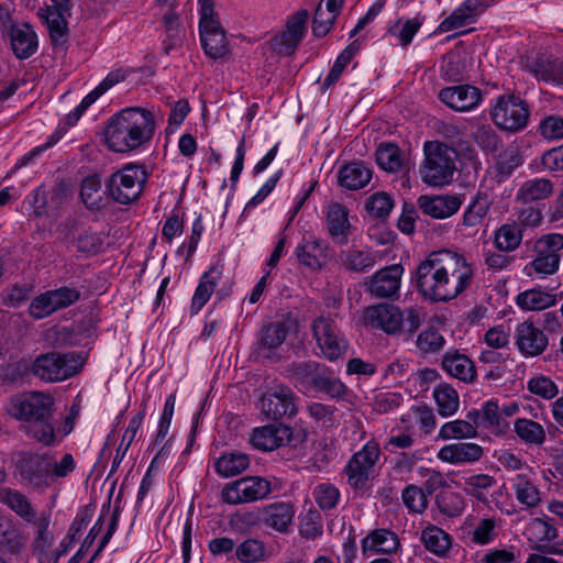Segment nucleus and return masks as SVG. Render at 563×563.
<instances>
[{
	"mask_svg": "<svg viewBox=\"0 0 563 563\" xmlns=\"http://www.w3.org/2000/svg\"><path fill=\"white\" fill-rule=\"evenodd\" d=\"M474 271L465 257L450 250L432 252L416 271V284L424 298L449 301L467 289Z\"/></svg>",
	"mask_w": 563,
	"mask_h": 563,
	"instance_id": "1",
	"label": "nucleus"
},
{
	"mask_svg": "<svg viewBox=\"0 0 563 563\" xmlns=\"http://www.w3.org/2000/svg\"><path fill=\"white\" fill-rule=\"evenodd\" d=\"M5 410L15 420L23 421L27 435L44 445L54 443V399L49 395L40 391L15 394L8 399Z\"/></svg>",
	"mask_w": 563,
	"mask_h": 563,
	"instance_id": "2",
	"label": "nucleus"
},
{
	"mask_svg": "<svg viewBox=\"0 0 563 563\" xmlns=\"http://www.w3.org/2000/svg\"><path fill=\"white\" fill-rule=\"evenodd\" d=\"M155 121L151 111L140 107H129L113 114L104 129L108 147L118 153H126L148 143L154 135Z\"/></svg>",
	"mask_w": 563,
	"mask_h": 563,
	"instance_id": "3",
	"label": "nucleus"
},
{
	"mask_svg": "<svg viewBox=\"0 0 563 563\" xmlns=\"http://www.w3.org/2000/svg\"><path fill=\"white\" fill-rule=\"evenodd\" d=\"M52 459L48 454L20 452L14 461V476L19 483L43 493L52 485Z\"/></svg>",
	"mask_w": 563,
	"mask_h": 563,
	"instance_id": "4",
	"label": "nucleus"
},
{
	"mask_svg": "<svg viewBox=\"0 0 563 563\" xmlns=\"http://www.w3.org/2000/svg\"><path fill=\"white\" fill-rule=\"evenodd\" d=\"M82 364V357L76 352H48L34 360L32 373L45 382H60L79 373Z\"/></svg>",
	"mask_w": 563,
	"mask_h": 563,
	"instance_id": "5",
	"label": "nucleus"
},
{
	"mask_svg": "<svg viewBox=\"0 0 563 563\" xmlns=\"http://www.w3.org/2000/svg\"><path fill=\"white\" fill-rule=\"evenodd\" d=\"M490 117L498 128L509 132H518L527 126L530 108L527 101L518 96L503 95L496 99L492 107Z\"/></svg>",
	"mask_w": 563,
	"mask_h": 563,
	"instance_id": "6",
	"label": "nucleus"
},
{
	"mask_svg": "<svg viewBox=\"0 0 563 563\" xmlns=\"http://www.w3.org/2000/svg\"><path fill=\"white\" fill-rule=\"evenodd\" d=\"M311 331L322 355L333 362L343 356L349 342L330 316H319L311 322Z\"/></svg>",
	"mask_w": 563,
	"mask_h": 563,
	"instance_id": "7",
	"label": "nucleus"
},
{
	"mask_svg": "<svg viewBox=\"0 0 563 563\" xmlns=\"http://www.w3.org/2000/svg\"><path fill=\"white\" fill-rule=\"evenodd\" d=\"M260 400L262 413L271 420L291 418L298 412V397L290 387L284 384L267 388Z\"/></svg>",
	"mask_w": 563,
	"mask_h": 563,
	"instance_id": "8",
	"label": "nucleus"
},
{
	"mask_svg": "<svg viewBox=\"0 0 563 563\" xmlns=\"http://www.w3.org/2000/svg\"><path fill=\"white\" fill-rule=\"evenodd\" d=\"M271 483L263 477H243L225 485L222 500L230 505L252 503L265 498L271 493Z\"/></svg>",
	"mask_w": 563,
	"mask_h": 563,
	"instance_id": "9",
	"label": "nucleus"
},
{
	"mask_svg": "<svg viewBox=\"0 0 563 563\" xmlns=\"http://www.w3.org/2000/svg\"><path fill=\"white\" fill-rule=\"evenodd\" d=\"M380 450L376 443L368 442L362 450L354 453L346 464L344 471L347 483L354 489H362L367 486L371 473L379 459Z\"/></svg>",
	"mask_w": 563,
	"mask_h": 563,
	"instance_id": "10",
	"label": "nucleus"
},
{
	"mask_svg": "<svg viewBox=\"0 0 563 563\" xmlns=\"http://www.w3.org/2000/svg\"><path fill=\"white\" fill-rule=\"evenodd\" d=\"M426 176H452L457 170V152L444 143L427 141L423 145Z\"/></svg>",
	"mask_w": 563,
	"mask_h": 563,
	"instance_id": "11",
	"label": "nucleus"
},
{
	"mask_svg": "<svg viewBox=\"0 0 563 563\" xmlns=\"http://www.w3.org/2000/svg\"><path fill=\"white\" fill-rule=\"evenodd\" d=\"M402 273L401 265L386 266L364 282L365 290L376 298L398 297Z\"/></svg>",
	"mask_w": 563,
	"mask_h": 563,
	"instance_id": "12",
	"label": "nucleus"
},
{
	"mask_svg": "<svg viewBox=\"0 0 563 563\" xmlns=\"http://www.w3.org/2000/svg\"><path fill=\"white\" fill-rule=\"evenodd\" d=\"M363 322L366 327L396 334L401 330V309L391 303H378L365 308Z\"/></svg>",
	"mask_w": 563,
	"mask_h": 563,
	"instance_id": "13",
	"label": "nucleus"
},
{
	"mask_svg": "<svg viewBox=\"0 0 563 563\" xmlns=\"http://www.w3.org/2000/svg\"><path fill=\"white\" fill-rule=\"evenodd\" d=\"M71 10H64L58 4H49L40 8L37 15L44 21L52 43L63 46L68 42L69 29L67 19Z\"/></svg>",
	"mask_w": 563,
	"mask_h": 563,
	"instance_id": "14",
	"label": "nucleus"
},
{
	"mask_svg": "<svg viewBox=\"0 0 563 563\" xmlns=\"http://www.w3.org/2000/svg\"><path fill=\"white\" fill-rule=\"evenodd\" d=\"M439 97L448 107L461 112L474 109L482 100L481 90L470 85L443 88Z\"/></svg>",
	"mask_w": 563,
	"mask_h": 563,
	"instance_id": "15",
	"label": "nucleus"
},
{
	"mask_svg": "<svg viewBox=\"0 0 563 563\" xmlns=\"http://www.w3.org/2000/svg\"><path fill=\"white\" fill-rule=\"evenodd\" d=\"M325 225L334 243L345 245L352 233L349 209L339 202H331L325 212Z\"/></svg>",
	"mask_w": 563,
	"mask_h": 563,
	"instance_id": "16",
	"label": "nucleus"
},
{
	"mask_svg": "<svg viewBox=\"0 0 563 563\" xmlns=\"http://www.w3.org/2000/svg\"><path fill=\"white\" fill-rule=\"evenodd\" d=\"M292 431L289 427L269 424L254 430L251 443L262 451H273L290 441Z\"/></svg>",
	"mask_w": 563,
	"mask_h": 563,
	"instance_id": "17",
	"label": "nucleus"
},
{
	"mask_svg": "<svg viewBox=\"0 0 563 563\" xmlns=\"http://www.w3.org/2000/svg\"><path fill=\"white\" fill-rule=\"evenodd\" d=\"M516 343L525 355L537 356L545 350L548 338L532 322L525 321L518 324L516 329Z\"/></svg>",
	"mask_w": 563,
	"mask_h": 563,
	"instance_id": "18",
	"label": "nucleus"
},
{
	"mask_svg": "<svg viewBox=\"0 0 563 563\" xmlns=\"http://www.w3.org/2000/svg\"><path fill=\"white\" fill-rule=\"evenodd\" d=\"M10 45L16 58L27 59L37 51V35L27 23L12 25L10 29Z\"/></svg>",
	"mask_w": 563,
	"mask_h": 563,
	"instance_id": "19",
	"label": "nucleus"
},
{
	"mask_svg": "<svg viewBox=\"0 0 563 563\" xmlns=\"http://www.w3.org/2000/svg\"><path fill=\"white\" fill-rule=\"evenodd\" d=\"M441 366L450 376L472 383L476 378V368L473 361L457 350H449L442 357Z\"/></svg>",
	"mask_w": 563,
	"mask_h": 563,
	"instance_id": "20",
	"label": "nucleus"
},
{
	"mask_svg": "<svg viewBox=\"0 0 563 563\" xmlns=\"http://www.w3.org/2000/svg\"><path fill=\"white\" fill-rule=\"evenodd\" d=\"M462 205L457 196H420L418 206L423 213L435 219H445L453 216Z\"/></svg>",
	"mask_w": 563,
	"mask_h": 563,
	"instance_id": "21",
	"label": "nucleus"
},
{
	"mask_svg": "<svg viewBox=\"0 0 563 563\" xmlns=\"http://www.w3.org/2000/svg\"><path fill=\"white\" fill-rule=\"evenodd\" d=\"M295 507L290 501H276L264 507L263 519L267 527L286 533L292 523Z\"/></svg>",
	"mask_w": 563,
	"mask_h": 563,
	"instance_id": "22",
	"label": "nucleus"
},
{
	"mask_svg": "<svg viewBox=\"0 0 563 563\" xmlns=\"http://www.w3.org/2000/svg\"><path fill=\"white\" fill-rule=\"evenodd\" d=\"M483 448L476 443L457 442L443 446L438 457L451 464L473 463L483 456Z\"/></svg>",
	"mask_w": 563,
	"mask_h": 563,
	"instance_id": "23",
	"label": "nucleus"
},
{
	"mask_svg": "<svg viewBox=\"0 0 563 563\" xmlns=\"http://www.w3.org/2000/svg\"><path fill=\"white\" fill-rule=\"evenodd\" d=\"M323 364L309 360V361H295L285 367V374L288 378L292 379L297 386L309 391L314 385Z\"/></svg>",
	"mask_w": 563,
	"mask_h": 563,
	"instance_id": "24",
	"label": "nucleus"
},
{
	"mask_svg": "<svg viewBox=\"0 0 563 563\" xmlns=\"http://www.w3.org/2000/svg\"><path fill=\"white\" fill-rule=\"evenodd\" d=\"M200 41L207 56L212 59H219L227 55L228 41L225 32L220 23L213 26L199 27Z\"/></svg>",
	"mask_w": 563,
	"mask_h": 563,
	"instance_id": "25",
	"label": "nucleus"
},
{
	"mask_svg": "<svg viewBox=\"0 0 563 563\" xmlns=\"http://www.w3.org/2000/svg\"><path fill=\"white\" fill-rule=\"evenodd\" d=\"M0 503L25 522L34 521L36 510L30 498L22 492L10 487H0Z\"/></svg>",
	"mask_w": 563,
	"mask_h": 563,
	"instance_id": "26",
	"label": "nucleus"
},
{
	"mask_svg": "<svg viewBox=\"0 0 563 563\" xmlns=\"http://www.w3.org/2000/svg\"><path fill=\"white\" fill-rule=\"evenodd\" d=\"M80 198L84 205L92 211L106 208L110 202L109 184L102 188L99 178H84L80 188Z\"/></svg>",
	"mask_w": 563,
	"mask_h": 563,
	"instance_id": "27",
	"label": "nucleus"
},
{
	"mask_svg": "<svg viewBox=\"0 0 563 563\" xmlns=\"http://www.w3.org/2000/svg\"><path fill=\"white\" fill-rule=\"evenodd\" d=\"M399 547V539L396 533L387 529H376L362 540V551L377 552L384 554L395 553Z\"/></svg>",
	"mask_w": 563,
	"mask_h": 563,
	"instance_id": "28",
	"label": "nucleus"
},
{
	"mask_svg": "<svg viewBox=\"0 0 563 563\" xmlns=\"http://www.w3.org/2000/svg\"><path fill=\"white\" fill-rule=\"evenodd\" d=\"M296 256L300 264L313 271L321 269L329 262L327 245L319 240L305 241L298 245Z\"/></svg>",
	"mask_w": 563,
	"mask_h": 563,
	"instance_id": "29",
	"label": "nucleus"
},
{
	"mask_svg": "<svg viewBox=\"0 0 563 563\" xmlns=\"http://www.w3.org/2000/svg\"><path fill=\"white\" fill-rule=\"evenodd\" d=\"M221 271L214 265L201 276L199 285L191 299L190 312L192 314H197L208 302L221 278Z\"/></svg>",
	"mask_w": 563,
	"mask_h": 563,
	"instance_id": "30",
	"label": "nucleus"
},
{
	"mask_svg": "<svg viewBox=\"0 0 563 563\" xmlns=\"http://www.w3.org/2000/svg\"><path fill=\"white\" fill-rule=\"evenodd\" d=\"M109 178V191L111 198L119 203L128 205L136 200L145 185L146 178H141L135 183L136 178Z\"/></svg>",
	"mask_w": 563,
	"mask_h": 563,
	"instance_id": "31",
	"label": "nucleus"
},
{
	"mask_svg": "<svg viewBox=\"0 0 563 563\" xmlns=\"http://www.w3.org/2000/svg\"><path fill=\"white\" fill-rule=\"evenodd\" d=\"M517 501L526 508H536L541 503V493L534 481L527 474H517L511 479Z\"/></svg>",
	"mask_w": 563,
	"mask_h": 563,
	"instance_id": "32",
	"label": "nucleus"
},
{
	"mask_svg": "<svg viewBox=\"0 0 563 563\" xmlns=\"http://www.w3.org/2000/svg\"><path fill=\"white\" fill-rule=\"evenodd\" d=\"M311 390L323 393L332 399L343 400L349 394L346 385L324 364L320 371Z\"/></svg>",
	"mask_w": 563,
	"mask_h": 563,
	"instance_id": "33",
	"label": "nucleus"
},
{
	"mask_svg": "<svg viewBox=\"0 0 563 563\" xmlns=\"http://www.w3.org/2000/svg\"><path fill=\"white\" fill-rule=\"evenodd\" d=\"M529 67L538 80L563 85V60L559 58H538Z\"/></svg>",
	"mask_w": 563,
	"mask_h": 563,
	"instance_id": "34",
	"label": "nucleus"
},
{
	"mask_svg": "<svg viewBox=\"0 0 563 563\" xmlns=\"http://www.w3.org/2000/svg\"><path fill=\"white\" fill-rule=\"evenodd\" d=\"M552 191L553 185L549 178H532L521 185L516 199L527 205L548 198Z\"/></svg>",
	"mask_w": 563,
	"mask_h": 563,
	"instance_id": "35",
	"label": "nucleus"
},
{
	"mask_svg": "<svg viewBox=\"0 0 563 563\" xmlns=\"http://www.w3.org/2000/svg\"><path fill=\"white\" fill-rule=\"evenodd\" d=\"M376 162L382 170L386 173H398L400 172L405 156L395 143H382L375 153Z\"/></svg>",
	"mask_w": 563,
	"mask_h": 563,
	"instance_id": "36",
	"label": "nucleus"
},
{
	"mask_svg": "<svg viewBox=\"0 0 563 563\" xmlns=\"http://www.w3.org/2000/svg\"><path fill=\"white\" fill-rule=\"evenodd\" d=\"M421 541L428 551L438 556H444L452 545V540L449 533L433 525H430L422 530Z\"/></svg>",
	"mask_w": 563,
	"mask_h": 563,
	"instance_id": "37",
	"label": "nucleus"
},
{
	"mask_svg": "<svg viewBox=\"0 0 563 563\" xmlns=\"http://www.w3.org/2000/svg\"><path fill=\"white\" fill-rule=\"evenodd\" d=\"M517 437L526 444L541 446L547 439L542 424L531 419L518 418L514 423Z\"/></svg>",
	"mask_w": 563,
	"mask_h": 563,
	"instance_id": "38",
	"label": "nucleus"
},
{
	"mask_svg": "<svg viewBox=\"0 0 563 563\" xmlns=\"http://www.w3.org/2000/svg\"><path fill=\"white\" fill-rule=\"evenodd\" d=\"M376 263L375 255L369 251L360 250L355 246L342 253V264L345 269L354 273L369 271Z\"/></svg>",
	"mask_w": 563,
	"mask_h": 563,
	"instance_id": "39",
	"label": "nucleus"
},
{
	"mask_svg": "<svg viewBox=\"0 0 563 563\" xmlns=\"http://www.w3.org/2000/svg\"><path fill=\"white\" fill-rule=\"evenodd\" d=\"M517 305L525 310H543L556 302L555 295L540 289H529L516 298Z\"/></svg>",
	"mask_w": 563,
	"mask_h": 563,
	"instance_id": "40",
	"label": "nucleus"
},
{
	"mask_svg": "<svg viewBox=\"0 0 563 563\" xmlns=\"http://www.w3.org/2000/svg\"><path fill=\"white\" fill-rule=\"evenodd\" d=\"M250 460L244 453L231 452L221 455L214 463L216 471L223 477L235 476L249 467Z\"/></svg>",
	"mask_w": 563,
	"mask_h": 563,
	"instance_id": "41",
	"label": "nucleus"
},
{
	"mask_svg": "<svg viewBox=\"0 0 563 563\" xmlns=\"http://www.w3.org/2000/svg\"><path fill=\"white\" fill-rule=\"evenodd\" d=\"M464 492L477 501L487 504V490L496 485V479L488 474H475L465 478Z\"/></svg>",
	"mask_w": 563,
	"mask_h": 563,
	"instance_id": "42",
	"label": "nucleus"
},
{
	"mask_svg": "<svg viewBox=\"0 0 563 563\" xmlns=\"http://www.w3.org/2000/svg\"><path fill=\"white\" fill-rule=\"evenodd\" d=\"M526 533L528 540L537 544L541 542H552L559 537L558 529L553 526L551 520L543 518L531 519L526 528Z\"/></svg>",
	"mask_w": 563,
	"mask_h": 563,
	"instance_id": "43",
	"label": "nucleus"
},
{
	"mask_svg": "<svg viewBox=\"0 0 563 563\" xmlns=\"http://www.w3.org/2000/svg\"><path fill=\"white\" fill-rule=\"evenodd\" d=\"M522 240V232L516 222L503 224L495 233V245L499 251L516 250Z\"/></svg>",
	"mask_w": 563,
	"mask_h": 563,
	"instance_id": "44",
	"label": "nucleus"
},
{
	"mask_svg": "<svg viewBox=\"0 0 563 563\" xmlns=\"http://www.w3.org/2000/svg\"><path fill=\"white\" fill-rule=\"evenodd\" d=\"M433 397L443 417L451 416L459 409L457 391L448 384H440L433 390Z\"/></svg>",
	"mask_w": 563,
	"mask_h": 563,
	"instance_id": "45",
	"label": "nucleus"
},
{
	"mask_svg": "<svg viewBox=\"0 0 563 563\" xmlns=\"http://www.w3.org/2000/svg\"><path fill=\"white\" fill-rule=\"evenodd\" d=\"M289 333V327L285 322H272L261 331L260 346L274 350L280 346Z\"/></svg>",
	"mask_w": 563,
	"mask_h": 563,
	"instance_id": "46",
	"label": "nucleus"
},
{
	"mask_svg": "<svg viewBox=\"0 0 563 563\" xmlns=\"http://www.w3.org/2000/svg\"><path fill=\"white\" fill-rule=\"evenodd\" d=\"M560 255L558 253L538 251L537 257L526 267L528 274L545 276L555 273L559 268Z\"/></svg>",
	"mask_w": 563,
	"mask_h": 563,
	"instance_id": "47",
	"label": "nucleus"
},
{
	"mask_svg": "<svg viewBox=\"0 0 563 563\" xmlns=\"http://www.w3.org/2000/svg\"><path fill=\"white\" fill-rule=\"evenodd\" d=\"M482 423L484 427L492 429L494 433H505L509 428L508 421L501 417L498 404L489 400L484 404L482 410Z\"/></svg>",
	"mask_w": 563,
	"mask_h": 563,
	"instance_id": "48",
	"label": "nucleus"
},
{
	"mask_svg": "<svg viewBox=\"0 0 563 563\" xmlns=\"http://www.w3.org/2000/svg\"><path fill=\"white\" fill-rule=\"evenodd\" d=\"M416 345L423 355L439 353L445 345L444 336L433 327L419 333Z\"/></svg>",
	"mask_w": 563,
	"mask_h": 563,
	"instance_id": "49",
	"label": "nucleus"
},
{
	"mask_svg": "<svg viewBox=\"0 0 563 563\" xmlns=\"http://www.w3.org/2000/svg\"><path fill=\"white\" fill-rule=\"evenodd\" d=\"M405 507L411 514H422L428 508V496L426 492L413 484L406 486L401 493Z\"/></svg>",
	"mask_w": 563,
	"mask_h": 563,
	"instance_id": "50",
	"label": "nucleus"
},
{
	"mask_svg": "<svg viewBox=\"0 0 563 563\" xmlns=\"http://www.w3.org/2000/svg\"><path fill=\"white\" fill-rule=\"evenodd\" d=\"M476 434L477 431L473 423L466 420L446 422L441 427L439 432L440 438L444 440L473 438Z\"/></svg>",
	"mask_w": 563,
	"mask_h": 563,
	"instance_id": "51",
	"label": "nucleus"
},
{
	"mask_svg": "<svg viewBox=\"0 0 563 563\" xmlns=\"http://www.w3.org/2000/svg\"><path fill=\"white\" fill-rule=\"evenodd\" d=\"M497 520L495 518L481 519L472 531V541L478 545L490 543L496 537Z\"/></svg>",
	"mask_w": 563,
	"mask_h": 563,
	"instance_id": "52",
	"label": "nucleus"
},
{
	"mask_svg": "<svg viewBox=\"0 0 563 563\" xmlns=\"http://www.w3.org/2000/svg\"><path fill=\"white\" fill-rule=\"evenodd\" d=\"M309 416L320 426L331 428L335 424V408L322 402L307 405Z\"/></svg>",
	"mask_w": 563,
	"mask_h": 563,
	"instance_id": "53",
	"label": "nucleus"
},
{
	"mask_svg": "<svg viewBox=\"0 0 563 563\" xmlns=\"http://www.w3.org/2000/svg\"><path fill=\"white\" fill-rule=\"evenodd\" d=\"M265 550L262 542L247 539L235 551L236 558L243 563H254L264 556Z\"/></svg>",
	"mask_w": 563,
	"mask_h": 563,
	"instance_id": "54",
	"label": "nucleus"
},
{
	"mask_svg": "<svg viewBox=\"0 0 563 563\" xmlns=\"http://www.w3.org/2000/svg\"><path fill=\"white\" fill-rule=\"evenodd\" d=\"M420 27L421 22L418 19H410L405 22L398 21L389 29V32L398 38L401 46H407L411 43Z\"/></svg>",
	"mask_w": 563,
	"mask_h": 563,
	"instance_id": "55",
	"label": "nucleus"
},
{
	"mask_svg": "<svg viewBox=\"0 0 563 563\" xmlns=\"http://www.w3.org/2000/svg\"><path fill=\"white\" fill-rule=\"evenodd\" d=\"M489 209V200L486 197L476 198L466 209L463 216V223L466 227L477 225L486 216Z\"/></svg>",
	"mask_w": 563,
	"mask_h": 563,
	"instance_id": "56",
	"label": "nucleus"
},
{
	"mask_svg": "<svg viewBox=\"0 0 563 563\" xmlns=\"http://www.w3.org/2000/svg\"><path fill=\"white\" fill-rule=\"evenodd\" d=\"M340 493L331 484H320L314 489L316 503L322 510L333 509L339 500Z\"/></svg>",
	"mask_w": 563,
	"mask_h": 563,
	"instance_id": "57",
	"label": "nucleus"
},
{
	"mask_svg": "<svg viewBox=\"0 0 563 563\" xmlns=\"http://www.w3.org/2000/svg\"><path fill=\"white\" fill-rule=\"evenodd\" d=\"M393 208L391 198L385 192L374 194L366 202V210L376 218H386Z\"/></svg>",
	"mask_w": 563,
	"mask_h": 563,
	"instance_id": "58",
	"label": "nucleus"
},
{
	"mask_svg": "<svg viewBox=\"0 0 563 563\" xmlns=\"http://www.w3.org/2000/svg\"><path fill=\"white\" fill-rule=\"evenodd\" d=\"M528 389L532 394L540 396L544 399H552L559 393V389H558V386L555 385V383L552 379H550L549 377H545L542 375L532 377L528 382Z\"/></svg>",
	"mask_w": 563,
	"mask_h": 563,
	"instance_id": "59",
	"label": "nucleus"
},
{
	"mask_svg": "<svg viewBox=\"0 0 563 563\" xmlns=\"http://www.w3.org/2000/svg\"><path fill=\"white\" fill-rule=\"evenodd\" d=\"M456 162L460 164L456 172L463 176L477 175L482 168L477 154L473 148H466L465 151L457 153Z\"/></svg>",
	"mask_w": 563,
	"mask_h": 563,
	"instance_id": "60",
	"label": "nucleus"
},
{
	"mask_svg": "<svg viewBox=\"0 0 563 563\" xmlns=\"http://www.w3.org/2000/svg\"><path fill=\"white\" fill-rule=\"evenodd\" d=\"M30 314L34 319H43L51 313L57 311L55 305L53 302V297L51 291H46L37 297H35L30 305Z\"/></svg>",
	"mask_w": 563,
	"mask_h": 563,
	"instance_id": "61",
	"label": "nucleus"
},
{
	"mask_svg": "<svg viewBox=\"0 0 563 563\" xmlns=\"http://www.w3.org/2000/svg\"><path fill=\"white\" fill-rule=\"evenodd\" d=\"M49 291L56 310L67 308L80 298V291L73 287L65 286Z\"/></svg>",
	"mask_w": 563,
	"mask_h": 563,
	"instance_id": "62",
	"label": "nucleus"
},
{
	"mask_svg": "<svg viewBox=\"0 0 563 563\" xmlns=\"http://www.w3.org/2000/svg\"><path fill=\"white\" fill-rule=\"evenodd\" d=\"M542 166L537 172H560L563 170V146L545 152L541 157Z\"/></svg>",
	"mask_w": 563,
	"mask_h": 563,
	"instance_id": "63",
	"label": "nucleus"
},
{
	"mask_svg": "<svg viewBox=\"0 0 563 563\" xmlns=\"http://www.w3.org/2000/svg\"><path fill=\"white\" fill-rule=\"evenodd\" d=\"M540 133L549 140L563 139V118L550 115L539 126Z\"/></svg>",
	"mask_w": 563,
	"mask_h": 563,
	"instance_id": "64",
	"label": "nucleus"
}]
</instances>
